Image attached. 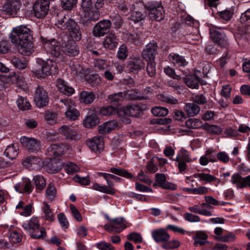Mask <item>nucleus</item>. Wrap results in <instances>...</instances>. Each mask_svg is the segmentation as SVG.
Returning a JSON list of instances; mask_svg holds the SVG:
<instances>
[{
	"mask_svg": "<svg viewBox=\"0 0 250 250\" xmlns=\"http://www.w3.org/2000/svg\"><path fill=\"white\" fill-rule=\"evenodd\" d=\"M10 38L20 54L29 56L34 51L32 35L27 26L21 25L13 28Z\"/></svg>",
	"mask_w": 250,
	"mask_h": 250,
	"instance_id": "nucleus-1",
	"label": "nucleus"
},
{
	"mask_svg": "<svg viewBox=\"0 0 250 250\" xmlns=\"http://www.w3.org/2000/svg\"><path fill=\"white\" fill-rule=\"evenodd\" d=\"M56 26L61 30H67L70 40L79 42L82 38V32L80 26L68 16L63 13L57 15Z\"/></svg>",
	"mask_w": 250,
	"mask_h": 250,
	"instance_id": "nucleus-2",
	"label": "nucleus"
},
{
	"mask_svg": "<svg viewBox=\"0 0 250 250\" xmlns=\"http://www.w3.org/2000/svg\"><path fill=\"white\" fill-rule=\"evenodd\" d=\"M104 4V0H82L81 16L85 22L96 21L99 19L98 10Z\"/></svg>",
	"mask_w": 250,
	"mask_h": 250,
	"instance_id": "nucleus-3",
	"label": "nucleus"
},
{
	"mask_svg": "<svg viewBox=\"0 0 250 250\" xmlns=\"http://www.w3.org/2000/svg\"><path fill=\"white\" fill-rule=\"evenodd\" d=\"M31 71L37 76L42 77L44 75L57 73L58 67L56 62L51 59L44 61L41 58H37Z\"/></svg>",
	"mask_w": 250,
	"mask_h": 250,
	"instance_id": "nucleus-4",
	"label": "nucleus"
},
{
	"mask_svg": "<svg viewBox=\"0 0 250 250\" xmlns=\"http://www.w3.org/2000/svg\"><path fill=\"white\" fill-rule=\"evenodd\" d=\"M45 171L51 170L54 172L64 170L66 172H79L81 168L75 163L67 162L65 163L61 161L45 160L43 163Z\"/></svg>",
	"mask_w": 250,
	"mask_h": 250,
	"instance_id": "nucleus-5",
	"label": "nucleus"
},
{
	"mask_svg": "<svg viewBox=\"0 0 250 250\" xmlns=\"http://www.w3.org/2000/svg\"><path fill=\"white\" fill-rule=\"evenodd\" d=\"M146 9L148 11L149 18L152 20L159 21L165 17V10L160 1H151L145 5Z\"/></svg>",
	"mask_w": 250,
	"mask_h": 250,
	"instance_id": "nucleus-6",
	"label": "nucleus"
},
{
	"mask_svg": "<svg viewBox=\"0 0 250 250\" xmlns=\"http://www.w3.org/2000/svg\"><path fill=\"white\" fill-rule=\"evenodd\" d=\"M22 227L29 231L31 237L34 239L42 238L46 235L44 228H40L39 220L37 217L31 218L28 222L23 223Z\"/></svg>",
	"mask_w": 250,
	"mask_h": 250,
	"instance_id": "nucleus-7",
	"label": "nucleus"
},
{
	"mask_svg": "<svg viewBox=\"0 0 250 250\" xmlns=\"http://www.w3.org/2000/svg\"><path fill=\"white\" fill-rule=\"evenodd\" d=\"M209 34L212 40L220 46L225 47L228 45V39L224 32L220 28L211 27Z\"/></svg>",
	"mask_w": 250,
	"mask_h": 250,
	"instance_id": "nucleus-8",
	"label": "nucleus"
},
{
	"mask_svg": "<svg viewBox=\"0 0 250 250\" xmlns=\"http://www.w3.org/2000/svg\"><path fill=\"white\" fill-rule=\"evenodd\" d=\"M39 158L30 156L25 158L21 162L23 167L28 170H45L43 168V162Z\"/></svg>",
	"mask_w": 250,
	"mask_h": 250,
	"instance_id": "nucleus-9",
	"label": "nucleus"
},
{
	"mask_svg": "<svg viewBox=\"0 0 250 250\" xmlns=\"http://www.w3.org/2000/svg\"><path fill=\"white\" fill-rule=\"evenodd\" d=\"M126 224V220L124 218H116L110 219V223L105 224L104 228L110 232L119 233L127 227Z\"/></svg>",
	"mask_w": 250,
	"mask_h": 250,
	"instance_id": "nucleus-10",
	"label": "nucleus"
},
{
	"mask_svg": "<svg viewBox=\"0 0 250 250\" xmlns=\"http://www.w3.org/2000/svg\"><path fill=\"white\" fill-rule=\"evenodd\" d=\"M42 41L43 47L47 53L55 57L60 56L61 53L60 45L55 39H42Z\"/></svg>",
	"mask_w": 250,
	"mask_h": 250,
	"instance_id": "nucleus-11",
	"label": "nucleus"
},
{
	"mask_svg": "<svg viewBox=\"0 0 250 250\" xmlns=\"http://www.w3.org/2000/svg\"><path fill=\"white\" fill-rule=\"evenodd\" d=\"M58 132L67 140L76 141L81 138L76 128L71 125H62L58 129Z\"/></svg>",
	"mask_w": 250,
	"mask_h": 250,
	"instance_id": "nucleus-12",
	"label": "nucleus"
},
{
	"mask_svg": "<svg viewBox=\"0 0 250 250\" xmlns=\"http://www.w3.org/2000/svg\"><path fill=\"white\" fill-rule=\"evenodd\" d=\"M49 8V2L48 0H38L33 7L35 16L39 19L44 17L48 13Z\"/></svg>",
	"mask_w": 250,
	"mask_h": 250,
	"instance_id": "nucleus-13",
	"label": "nucleus"
},
{
	"mask_svg": "<svg viewBox=\"0 0 250 250\" xmlns=\"http://www.w3.org/2000/svg\"><path fill=\"white\" fill-rule=\"evenodd\" d=\"M111 25V21L104 20L98 22L94 27L93 35L96 37L104 36L108 33Z\"/></svg>",
	"mask_w": 250,
	"mask_h": 250,
	"instance_id": "nucleus-14",
	"label": "nucleus"
},
{
	"mask_svg": "<svg viewBox=\"0 0 250 250\" xmlns=\"http://www.w3.org/2000/svg\"><path fill=\"white\" fill-rule=\"evenodd\" d=\"M21 144L31 152H37L41 149V143L39 140L33 138L22 136L20 139Z\"/></svg>",
	"mask_w": 250,
	"mask_h": 250,
	"instance_id": "nucleus-15",
	"label": "nucleus"
},
{
	"mask_svg": "<svg viewBox=\"0 0 250 250\" xmlns=\"http://www.w3.org/2000/svg\"><path fill=\"white\" fill-rule=\"evenodd\" d=\"M34 102L39 107L46 106L48 103V97L46 91L38 86L35 93Z\"/></svg>",
	"mask_w": 250,
	"mask_h": 250,
	"instance_id": "nucleus-16",
	"label": "nucleus"
},
{
	"mask_svg": "<svg viewBox=\"0 0 250 250\" xmlns=\"http://www.w3.org/2000/svg\"><path fill=\"white\" fill-rule=\"evenodd\" d=\"M157 45L156 42H150L146 44L142 52L143 58L146 61H154L157 54Z\"/></svg>",
	"mask_w": 250,
	"mask_h": 250,
	"instance_id": "nucleus-17",
	"label": "nucleus"
},
{
	"mask_svg": "<svg viewBox=\"0 0 250 250\" xmlns=\"http://www.w3.org/2000/svg\"><path fill=\"white\" fill-rule=\"evenodd\" d=\"M68 148V146L64 144H51L47 148V153L49 156L56 158L64 154L65 150ZM48 160L56 161L55 159H53L52 158H49Z\"/></svg>",
	"mask_w": 250,
	"mask_h": 250,
	"instance_id": "nucleus-18",
	"label": "nucleus"
},
{
	"mask_svg": "<svg viewBox=\"0 0 250 250\" xmlns=\"http://www.w3.org/2000/svg\"><path fill=\"white\" fill-rule=\"evenodd\" d=\"M14 188L17 192L20 193L29 194L32 192L34 187L32 185L30 180L24 177L21 181L15 185Z\"/></svg>",
	"mask_w": 250,
	"mask_h": 250,
	"instance_id": "nucleus-19",
	"label": "nucleus"
},
{
	"mask_svg": "<svg viewBox=\"0 0 250 250\" xmlns=\"http://www.w3.org/2000/svg\"><path fill=\"white\" fill-rule=\"evenodd\" d=\"M167 162V161L166 159L154 156L148 162L146 167L150 172H156L159 170V167H165Z\"/></svg>",
	"mask_w": 250,
	"mask_h": 250,
	"instance_id": "nucleus-20",
	"label": "nucleus"
},
{
	"mask_svg": "<svg viewBox=\"0 0 250 250\" xmlns=\"http://www.w3.org/2000/svg\"><path fill=\"white\" fill-rule=\"evenodd\" d=\"M211 208L212 207L210 205L206 203H202L200 205H194L193 206L189 207L188 210L194 213L210 216L212 215V213L210 211Z\"/></svg>",
	"mask_w": 250,
	"mask_h": 250,
	"instance_id": "nucleus-21",
	"label": "nucleus"
},
{
	"mask_svg": "<svg viewBox=\"0 0 250 250\" xmlns=\"http://www.w3.org/2000/svg\"><path fill=\"white\" fill-rule=\"evenodd\" d=\"M62 51L69 56H76L80 52L79 47L75 42L67 40L66 42L62 43Z\"/></svg>",
	"mask_w": 250,
	"mask_h": 250,
	"instance_id": "nucleus-22",
	"label": "nucleus"
},
{
	"mask_svg": "<svg viewBox=\"0 0 250 250\" xmlns=\"http://www.w3.org/2000/svg\"><path fill=\"white\" fill-rule=\"evenodd\" d=\"M86 145L92 151L96 153H100L104 149V143L101 137H94L87 140Z\"/></svg>",
	"mask_w": 250,
	"mask_h": 250,
	"instance_id": "nucleus-23",
	"label": "nucleus"
},
{
	"mask_svg": "<svg viewBox=\"0 0 250 250\" xmlns=\"http://www.w3.org/2000/svg\"><path fill=\"white\" fill-rule=\"evenodd\" d=\"M21 7V3L18 0H7L4 6L3 10L10 15L16 14Z\"/></svg>",
	"mask_w": 250,
	"mask_h": 250,
	"instance_id": "nucleus-24",
	"label": "nucleus"
},
{
	"mask_svg": "<svg viewBox=\"0 0 250 250\" xmlns=\"http://www.w3.org/2000/svg\"><path fill=\"white\" fill-rule=\"evenodd\" d=\"M56 85L61 93L67 96H70L75 92L74 89L62 79H58L56 80Z\"/></svg>",
	"mask_w": 250,
	"mask_h": 250,
	"instance_id": "nucleus-25",
	"label": "nucleus"
},
{
	"mask_svg": "<svg viewBox=\"0 0 250 250\" xmlns=\"http://www.w3.org/2000/svg\"><path fill=\"white\" fill-rule=\"evenodd\" d=\"M143 66V63L139 58H133L128 61L126 68L129 73L137 74Z\"/></svg>",
	"mask_w": 250,
	"mask_h": 250,
	"instance_id": "nucleus-26",
	"label": "nucleus"
},
{
	"mask_svg": "<svg viewBox=\"0 0 250 250\" xmlns=\"http://www.w3.org/2000/svg\"><path fill=\"white\" fill-rule=\"evenodd\" d=\"M152 236L155 242L164 243L167 242L170 238V235L167 230L164 229H160L152 232Z\"/></svg>",
	"mask_w": 250,
	"mask_h": 250,
	"instance_id": "nucleus-27",
	"label": "nucleus"
},
{
	"mask_svg": "<svg viewBox=\"0 0 250 250\" xmlns=\"http://www.w3.org/2000/svg\"><path fill=\"white\" fill-rule=\"evenodd\" d=\"M123 111L125 115L134 117H139L142 112L141 107L135 104L127 105L123 108Z\"/></svg>",
	"mask_w": 250,
	"mask_h": 250,
	"instance_id": "nucleus-28",
	"label": "nucleus"
},
{
	"mask_svg": "<svg viewBox=\"0 0 250 250\" xmlns=\"http://www.w3.org/2000/svg\"><path fill=\"white\" fill-rule=\"evenodd\" d=\"M168 58L171 62L177 66H185L188 64V62L183 56L175 53L169 54Z\"/></svg>",
	"mask_w": 250,
	"mask_h": 250,
	"instance_id": "nucleus-29",
	"label": "nucleus"
},
{
	"mask_svg": "<svg viewBox=\"0 0 250 250\" xmlns=\"http://www.w3.org/2000/svg\"><path fill=\"white\" fill-rule=\"evenodd\" d=\"M117 126V123L113 120L105 122L98 127L99 132L101 134H105L109 132Z\"/></svg>",
	"mask_w": 250,
	"mask_h": 250,
	"instance_id": "nucleus-30",
	"label": "nucleus"
},
{
	"mask_svg": "<svg viewBox=\"0 0 250 250\" xmlns=\"http://www.w3.org/2000/svg\"><path fill=\"white\" fill-rule=\"evenodd\" d=\"M18 150L19 147L18 145L12 144L7 147L4 154L9 159L13 160L18 156L19 154Z\"/></svg>",
	"mask_w": 250,
	"mask_h": 250,
	"instance_id": "nucleus-31",
	"label": "nucleus"
},
{
	"mask_svg": "<svg viewBox=\"0 0 250 250\" xmlns=\"http://www.w3.org/2000/svg\"><path fill=\"white\" fill-rule=\"evenodd\" d=\"M117 44V38L116 36L112 33L109 34L103 42L104 47L111 50L116 47Z\"/></svg>",
	"mask_w": 250,
	"mask_h": 250,
	"instance_id": "nucleus-32",
	"label": "nucleus"
},
{
	"mask_svg": "<svg viewBox=\"0 0 250 250\" xmlns=\"http://www.w3.org/2000/svg\"><path fill=\"white\" fill-rule=\"evenodd\" d=\"M184 109L188 116L197 115L200 111V107L195 103H187L186 104Z\"/></svg>",
	"mask_w": 250,
	"mask_h": 250,
	"instance_id": "nucleus-33",
	"label": "nucleus"
},
{
	"mask_svg": "<svg viewBox=\"0 0 250 250\" xmlns=\"http://www.w3.org/2000/svg\"><path fill=\"white\" fill-rule=\"evenodd\" d=\"M99 123V119L95 114H92L86 116L83 122L84 126L87 128H91L95 126Z\"/></svg>",
	"mask_w": 250,
	"mask_h": 250,
	"instance_id": "nucleus-34",
	"label": "nucleus"
},
{
	"mask_svg": "<svg viewBox=\"0 0 250 250\" xmlns=\"http://www.w3.org/2000/svg\"><path fill=\"white\" fill-rule=\"evenodd\" d=\"M186 84L190 88H198L199 86V79L196 75H188L184 79Z\"/></svg>",
	"mask_w": 250,
	"mask_h": 250,
	"instance_id": "nucleus-35",
	"label": "nucleus"
},
{
	"mask_svg": "<svg viewBox=\"0 0 250 250\" xmlns=\"http://www.w3.org/2000/svg\"><path fill=\"white\" fill-rule=\"evenodd\" d=\"M42 210L44 213V218L49 222H53L55 220V216L53 213L50 206L46 202L43 203Z\"/></svg>",
	"mask_w": 250,
	"mask_h": 250,
	"instance_id": "nucleus-36",
	"label": "nucleus"
},
{
	"mask_svg": "<svg viewBox=\"0 0 250 250\" xmlns=\"http://www.w3.org/2000/svg\"><path fill=\"white\" fill-rule=\"evenodd\" d=\"M155 178V182L153 184L154 187L158 185L164 188H170L168 184L166 183V177L165 174L158 173L156 174Z\"/></svg>",
	"mask_w": 250,
	"mask_h": 250,
	"instance_id": "nucleus-37",
	"label": "nucleus"
},
{
	"mask_svg": "<svg viewBox=\"0 0 250 250\" xmlns=\"http://www.w3.org/2000/svg\"><path fill=\"white\" fill-rule=\"evenodd\" d=\"M80 96L82 102L85 104H90L95 99V94L91 92L83 91L81 92Z\"/></svg>",
	"mask_w": 250,
	"mask_h": 250,
	"instance_id": "nucleus-38",
	"label": "nucleus"
},
{
	"mask_svg": "<svg viewBox=\"0 0 250 250\" xmlns=\"http://www.w3.org/2000/svg\"><path fill=\"white\" fill-rule=\"evenodd\" d=\"M108 99L111 104L114 105H117L125 100L124 93L120 92L111 94L108 96Z\"/></svg>",
	"mask_w": 250,
	"mask_h": 250,
	"instance_id": "nucleus-39",
	"label": "nucleus"
},
{
	"mask_svg": "<svg viewBox=\"0 0 250 250\" xmlns=\"http://www.w3.org/2000/svg\"><path fill=\"white\" fill-rule=\"evenodd\" d=\"M16 103L20 110H26L30 108L31 105L28 100L22 96H19Z\"/></svg>",
	"mask_w": 250,
	"mask_h": 250,
	"instance_id": "nucleus-40",
	"label": "nucleus"
},
{
	"mask_svg": "<svg viewBox=\"0 0 250 250\" xmlns=\"http://www.w3.org/2000/svg\"><path fill=\"white\" fill-rule=\"evenodd\" d=\"M74 106H72L68 108L65 112V115L69 120H75L80 115L79 112Z\"/></svg>",
	"mask_w": 250,
	"mask_h": 250,
	"instance_id": "nucleus-41",
	"label": "nucleus"
},
{
	"mask_svg": "<svg viewBox=\"0 0 250 250\" xmlns=\"http://www.w3.org/2000/svg\"><path fill=\"white\" fill-rule=\"evenodd\" d=\"M125 99L128 100H142L147 98L146 96L140 95L138 93L134 91H126L124 92Z\"/></svg>",
	"mask_w": 250,
	"mask_h": 250,
	"instance_id": "nucleus-42",
	"label": "nucleus"
},
{
	"mask_svg": "<svg viewBox=\"0 0 250 250\" xmlns=\"http://www.w3.org/2000/svg\"><path fill=\"white\" fill-rule=\"evenodd\" d=\"M33 181L37 189L42 190L46 186V181L44 177L40 175L35 176Z\"/></svg>",
	"mask_w": 250,
	"mask_h": 250,
	"instance_id": "nucleus-43",
	"label": "nucleus"
},
{
	"mask_svg": "<svg viewBox=\"0 0 250 250\" xmlns=\"http://www.w3.org/2000/svg\"><path fill=\"white\" fill-rule=\"evenodd\" d=\"M176 161H183L190 162L192 161L188 152L185 149H181L180 152L176 156Z\"/></svg>",
	"mask_w": 250,
	"mask_h": 250,
	"instance_id": "nucleus-44",
	"label": "nucleus"
},
{
	"mask_svg": "<svg viewBox=\"0 0 250 250\" xmlns=\"http://www.w3.org/2000/svg\"><path fill=\"white\" fill-rule=\"evenodd\" d=\"M92 188L94 190L111 195L114 194L115 193L114 191L112 189L109 188L105 186H103L98 183L94 184L92 185Z\"/></svg>",
	"mask_w": 250,
	"mask_h": 250,
	"instance_id": "nucleus-45",
	"label": "nucleus"
},
{
	"mask_svg": "<svg viewBox=\"0 0 250 250\" xmlns=\"http://www.w3.org/2000/svg\"><path fill=\"white\" fill-rule=\"evenodd\" d=\"M94 63V66L100 70L108 69L110 66L109 62L104 59H95Z\"/></svg>",
	"mask_w": 250,
	"mask_h": 250,
	"instance_id": "nucleus-46",
	"label": "nucleus"
},
{
	"mask_svg": "<svg viewBox=\"0 0 250 250\" xmlns=\"http://www.w3.org/2000/svg\"><path fill=\"white\" fill-rule=\"evenodd\" d=\"M100 114L103 116H109L114 115L117 113V109L112 106H107L103 107L100 109Z\"/></svg>",
	"mask_w": 250,
	"mask_h": 250,
	"instance_id": "nucleus-47",
	"label": "nucleus"
},
{
	"mask_svg": "<svg viewBox=\"0 0 250 250\" xmlns=\"http://www.w3.org/2000/svg\"><path fill=\"white\" fill-rule=\"evenodd\" d=\"M56 193V189L54 185L52 183L49 184L45 191L47 198L50 201H52L55 198Z\"/></svg>",
	"mask_w": 250,
	"mask_h": 250,
	"instance_id": "nucleus-48",
	"label": "nucleus"
},
{
	"mask_svg": "<svg viewBox=\"0 0 250 250\" xmlns=\"http://www.w3.org/2000/svg\"><path fill=\"white\" fill-rule=\"evenodd\" d=\"M151 113L155 116H165L168 113L167 108L161 106H156L152 108Z\"/></svg>",
	"mask_w": 250,
	"mask_h": 250,
	"instance_id": "nucleus-49",
	"label": "nucleus"
},
{
	"mask_svg": "<svg viewBox=\"0 0 250 250\" xmlns=\"http://www.w3.org/2000/svg\"><path fill=\"white\" fill-rule=\"evenodd\" d=\"M187 126L190 128H198L202 126V122L198 119H190L186 122Z\"/></svg>",
	"mask_w": 250,
	"mask_h": 250,
	"instance_id": "nucleus-50",
	"label": "nucleus"
},
{
	"mask_svg": "<svg viewBox=\"0 0 250 250\" xmlns=\"http://www.w3.org/2000/svg\"><path fill=\"white\" fill-rule=\"evenodd\" d=\"M57 218L58 221L62 229H65L68 228L69 226V223L65 215L63 213H60L57 215Z\"/></svg>",
	"mask_w": 250,
	"mask_h": 250,
	"instance_id": "nucleus-51",
	"label": "nucleus"
},
{
	"mask_svg": "<svg viewBox=\"0 0 250 250\" xmlns=\"http://www.w3.org/2000/svg\"><path fill=\"white\" fill-rule=\"evenodd\" d=\"M231 182L237 188H242L243 177L238 173H234L232 176Z\"/></svg>",
	"mask_w": 250,
	"mask_h": 250,
	"instance_id": "nucleus-52",
	"label": "nucleus"
},
{
	"mask_svg": "<svg viewBox=\"0 0 250 250\" xmlns=\"http://www.w3.org/2000/svg\"><path fill=\"white\" fill-rule=\"evenodd\" d=\"M12 63L14 66L19 69H23L26 67L27 63L23 59L14 58L12 60Z\"/></svg>",
	"mask_w": 250,
	"mask_h": 250,
	"instance_id": "nucleus-53",
	"label": "nucleus"
},
{
	"mask_svg": "<svg viewBox=\"0 0 250 250\" xmlns=\"http://www.w3.org/2000/svg\"><path fill=\"white\" fill-rule=\"evenodd\" d=\"M145 18V16L139 11H133L131 12L130 19L134 22V23L139 22Z\"/></svg>",
	"mask_w": 250,
	"mask_h": 250,
	"instance_id": "nucleus-54",
	"label": "nucleus"
},
{
	"mask_svg": "<svg viewBox=\"0 0 250 250\" xmlns=\"http://www.w3.org/2000/svg\"><path fill=\"white\" fill-rule=\"evenodd\" d=\"M218 13L220 17L226 21L230 20L233 14V11L231 9H226L219 12Z\"/></svg>",
	"mask_w": 250,
	"mask_h": 250,
	"instance_id": "nucleus-55",
	"label": "nucleus"
},
{
	"mask_svg": "<svg viewBox=\"0 0 250 250\" xmlns=\"http://www.w3.org/2000/svg\"><path fill=\"white\" fill-rule=\"evenodd\" d=\"M146 67V71L148 75L151 77H154L156 74V66L154 61H148Z\"/></svg>",
	"mask_w": 250,
	"mask_h": 250,
	"instance_id": "nucleus-56",
	"label": "nucleus"
},
{
	"mask_svg": "<svg viewBox=\"0 0 250 250\" xmlns=\"http://www.w3.org/2000/svg\"><path fill=\"white\" fill-rule=\"evenodd\" d=\"M183 217L186 220L189 222H199L200 221V218L199 216L189 212L184 213L183 214Z\"/></svg>",
	"mask_w": 250,
	"mask_h": 250,
	"instance_id": "nucleus-57",
	"label": "nucleus"
},
{
	"mask_svg": "<svg viewBox=\"0 0 250 250\" xmlns=\"http://www.w3.org/2000/svg\"><path fill=\"white\" fill-rule=\"evenodd\" d=\"M96 245L100 250H114V247L111 244L105 241L97 243Z\"/></svg>",
	"mask_w": 250,
	"mask_h": 250,
	"instance_id": "nucleus-58",
	"label": "nucleus"
},
{
	"mask_svg": "<svg viewBox=\"0 0 250 250\" xmlns=\"http://www.w3.org/2000/svg\"><path fill=\"white\" fill-rule=\"evenodd\" d=\"M127 56V51L126 46L125 44H122L119 48L117 52V57L121 60H124Z\"/></svg>",
	"mask_w": 250,
	"mask_h": 250,
	"instance_id": "nucleus-59",
	"label": "nucleus"
},
{
	"mask_svg": "<svg viewBox=\"0 0 250 250\" xmlns=\"http://www.w3.org/2000/svg\"><path fill=\"white\" fill-rule=\"evenodd\" d=\"M180 246L179 241L173 240L171 241L165 243L162 245V248L166 249H173L178 248Z\"/></svg>",
	"mask_w": 250,
	"mask_h": 250,
	"instance_id": "nucleus-60",
	"label": "nucleus"
},
{
	"mask_svg": "<svg viewBox=\"0 0 250 250\" xmlns=\"http://www.w3.org/2000/svg\"><path fill=\"white\" fill-rule=\"evenodd\" d=\"M127 238L128 240L133 241L136 243H140L143 240L141 235L137 232H133L128 234L127 236Z\"/></svg>",
	"mask_w": 250,
	"mask_h": 250,
	"instance_id": "nucleus-61",
	"label": "nucleus"
},
{
	"mask_svg": "<svg viewBox=\"0 0 250 250\" xmlns=\"http://www.w3.org/2000/svg\"><path fill=\"white\" fill-rule=\"evenodd\" d=\"M74 180L82 185L87 186L89 185L90 183V180L89 179V176L81 177L78 175H76L74 177Z\"/></svg>",
	"mask_w": 250,
	"mask_h": 250,
	"instance_id": "nucleus-62",
	"label": "nucleus"
},
{
	"mask_svg": "<svg viewBox=\"0 0 250 250\" xmlns=\"http://www.w3.org/2000/svg\"><path fill=\"white\" fill-rule=\"evenodd\" d=\"M77 2V0H62V7L64 9H71Z\"/></svg>",
	"mask_w": 250,
	"mask_h": 250,
	"instance_id": "nucleus-63",
	"label": "nucleus"
},
{
	"mask_svg": "<svg viewBox=\"0 0 250 250\" xmlns=\"http://www.w3.org/2000/svg\"><path fill=\"white\" fill-rule=\"evenodd\" d=\"M217 160L224 163H228L229 161V157L228 154L225 151H221L217 153L216 155Z\"/></svg>",
	"mask_w": 250,
	"mask_h": 250,
	"instance_id": "nucleus-64",
	"label": "nucleus"
}]
</instances>
